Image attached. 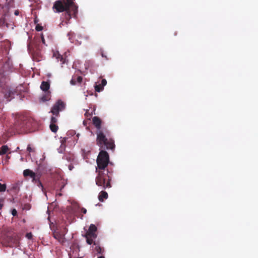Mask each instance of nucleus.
Returning a JSON list of instances; mask_svg holds the SVG:
<instances>
[{"instance_id": "39448f33", "label": "nucleus", "mask_w": 258, "mask_h": 258, "mask_svg": "<svg viewBox=\"0 0 258 258\" xmlns=\"http://www.w3.org/2000/svg\"><path fill=\"white\" fill-rule=\"evenodd\" d=\"M35 123V120L32 118H26L21 120L18 123L17 128L21 130L22 132H31L32 123Z\"/></svg>"}, {"instance_id": "dca6fc26", "label": "nucleus", "mask_w": 258, "mask_h": 258, "mask_svg": "<svg viewBox=\"0 0 258 258\" xmlns=\"http://www.w3.org/2000/svg\"><path fill=\"white\" fill-rule=\"evenodd\" d=\"M10 149L7 145H3L0 148V155L6 154Z\"/></svg>"}, {"instance_id": "5701e85b", "label": "nucleus", "mask_w": 258, "mask_h": 258, "mask_svg": "<svg viewBox=\"0 0 258 258\" xmlns=\"http://www.w3.org/2000/svg\"><path fill=\"white\" fill-rule=\"evenodd\" d=\"M35 29L37 31H41L43 29V27L40 26V25H36V26L35 27Z\"/></svg>"}, {"instance_id": "aec40b11", "label": "nucleus", "mask_w": 258, "mask_h": 258, "mask_svg": "<svg viewBox=\"0 0 258 258\" xmlns=\"http://www.w3.org/2000/svg\"><path fill=\"white\" fill-rule=\"evenodd\" d=\"M6 185L5 184H2L0 183V192H3L6 190Z\"/></svg>"}, {"instance_id": "6ab92c4d", "label": "nucleus", "mask_w": 258, "mask_h": 258, "mask_svg": "<svg viewBox=\"0 0 258 258\" xmlns=\"http://www.w3.org/2000/svg\"><path fill=\"white\" fill-rule=\"evenodd\" d=\"M104 87L102 86L100 84L99 85H96L95 86V91L97 92H100L102 91L103 90Z\"/></svg>"}, {"instance_id": "e433bc0d", "label": "nucleus", "mask_w": 258, "mask_h": 258, "mask_svg": "<svg viewBox=\"0 0 258 258\" xmlns=\"http://www.w3.org/2000/svg\"><path fill=\"white\" fill-rule=\"evenodd\" d=\"M69 256H70V258H78V257H73V256L72 255V254L71 253L69 254Z\"/></svg>"}, {"instance_id": "cd10ccee", "label": "nucleus", "mask_w": 258, "mask_h": 258, "mask_svg": "<svg viewBox=\"0 0 258 258\" xmlns=\"http://www.w3.org/2000/svg\"><path fill=\"white\" fill-rule=\"evenodd\" d=\"M48 92H47V96H46V97L45 96H43L42 98V99L43 100V101H47L49 99V94H48Z\"/></svg>"}, {"instance_id": "a878e982", "label": "nucleus", "mask_w": 258, "mask_h": 258, "mask_svg": "<svg viewBox=\"0 0 258 258\" xmlns=\"http://www.w3.org/2000/svg\"><path fill=\"white\" fill-rule=\"evenodd\" d=\"M37 123L35 121V123H32L31 125V132L33 131L34 130H35L36 126Z\"/></svg>"}, {"instance_id": "bb28decb", "label": "nucleus", "mask_w": 258, "mask_h": 258, "mask_svg": "<svg viewBox=\"0 0 258 258\" xmlns=\"http://www.w3.org/2000/svg\"><path fill=\"white\" fill-rule=\"evenodd\" d=\"M12 214L14 216H16L17 215V211L15 209H13L12 211Z\"/></svg>"}, {"instance_id": "ddd939ff", "label": "nucleus", "mask_w": 258, "mask_h": 258, "mask_svg": "<svg viewBox=\"0 0 258 258\" xmlns=\"http://www.w3.org/2000/svg\"><path fill=\"white\" fill-rule=\"evenodd\" d=\"M83 78L81 76H77L74 75L71 79L70 83L72 85H75L76 84L77 82L79 83H81L82 81Z\"/></svg>"}, {"instance_id": "9d476101", "label": "nucleus", "mask_w": 258, "mask_h": 258, "mask_svg": "<svg viewBox=\"0 0 258 258\" xmlns=\"http://www.w3.org/2000/svg\"><path fill=\"white\" fill-rule=\"evenodd\" d=\"M57 117L58 116L53 115L51 117L50 124L49 127L51 132L53 133H56L58 128V126L56 125V123L57 122Z\"/></svg>"}, {"instance_id": "58836bf2", "label": "nucleus", "mask_w": 258, "mask_h": 258, "mask_svg": "<svg viewBox=\"0 0 258 258\" xmlns=\"http://www.w3.org/2000/svg\"><path fill=\"white\" fill-rule=\"evenodd\" d=\"M98 258H104V256H99V257H98Z\"/></svg>"}, {"instance_id": "72a5a7b5", "label": "nucleus", "mask_w": 258, "mask_h": 258, "mask_svg": "<svg viewBox=\"0 0 258 258\" xmlns=\"http://www.w3.org/2000/svg\"><path fill=\"white\" fill-rule=\"evenodd\" d=\"M19 14V12L18 10H16L15 11V13H14V14L16 15V16H18Z\"/></svg>"}, {"instance_id": "a211bd4d", "label": "nucleus", "mask_w": 258, "mask_h": 258, "mask_svg": "<svg viewBox=\"0 0 258 258\" xmlns=\"http://www.w3.org/2000/svg\"><path fill=\"white\" fill-rule=\"evenodd\" d=\"M14 93L11 91V90H8V92H7L5 94V97L9 100V101H10L11 99H12V95H13Z\"/></svg>"}, {"instance_id": "7c9ffc66", "label": "nucleus", "mask_w": 258, "mask_h": 258, "mask_svg": "<svg viewBox=\"0 0 258 258\" xmlns=\"http://www.w3.org/2000/svg\"><path fill=\"white\" fill-rule=\"evenodd\" d=\"M81 211H82V212L83 213V214H86V212H87V210L84 208H82L81 209Z\"/></svg>"}, {"instance_id": "c9c22d12", "label": "nucleus", "mask_w": 258, "mask_h": 258, "mask_svg": "<svg viewBox=\"0 0 258 258\" xmlns=\"http://www.w3.org/2000/svg\"><path fill=\"white\" fill-rule=\"evenodd\" d=\"M101 55L102 57H105L107 59V57L105 54H104L102 52L101 53Z\"/></svg>"}, {"instance_id": "c756f323", "label": "nucleus", "mask_w": 258, "mask_h": 258, "mask_svg": "<svg viewBox=\"0 0 258 258\" xmlns=\"http://www.w3.org/2000/svg\"><path fill=\"white\" fill-rule=\"evenodd\" d=\"M85 115L87 116V117H91V114H90L88 112V110H87Z\"/></svg>"}, {"instance_id": "4c0bfd02", "label": "nucleus", "mask_w": 258, "mask_h": 258, "mask_svg": "<svg viewBox=\"0 0 258 258\" xmlns=\"http://www.w3.org/2000/svg\"><path fill=\"white\" fill-rule=\"evenodd\" d=\"M65 184H63V185L61 186V187H60V190H61L64 186Z\"/></svg>"}, {"instance_id": "412c9836", "label": "nucleus", "mask_w": 258, "mask_h": 258, "mask_svg": "<svg viewBox=\"0 0 258 258\" xmlns=\"http://www.w3.org/2000/svg\"><path fill=\"white\" fill-rule=\"evenodd\" d=\"M74 33L73 32H70L68 33V36L70 41L72 40V38L74 37Z\"/></svg>"}, {"instance_id": "20e7f679", "label": "nucleus", "mask_w": 258, "mask_h": 258, "mask_svg": "<svg viewBox=\"0 0 258 258\" xmlns=\"http://www.w3.org/2000/svg\"><path fill=\"white\" fill-rule=\"evenodd\" d=\"M23 175L25 177H29L32 178V182L37 184L43 190V186L40 180L41 177V173L40 172L38 171L34 172L30 169H27L23 171Z\"/></svg>"}, {"instance_id": "a19ab883", "label": "nucleus", "mask_w": 258, "mask_h": 258, "mask_svg": "<svg viewBox=\"0 0 258 258\" xmlns=\"http://www.w3.org/2000/svg\"><path fill=\"white\" fill-rule=\"evenodd\" d=\"M62 23H63V22H61V23L60 24V25L62 24Z\"/></svg>"}, {"instance_id": "c85d7f7f", "label": "nucleus", "mask_w": 258, "mask_h": 258, "mask_svg": "<svg viewBox=\"0 0 258 258\" xmlns=\"http://www.w3.org/2000/svg\"><path fill=\"white\" fill-rule=\"evenodd\" d=\"M27 150L28 151H29V152H32L33 151V149H32V148L30 147V145H28V147H27Z\"/></svg>"}, {"instance_id": "7ed1b4c3", "label": "nucleus", "mask_w": 258, "mask_h": 258, "mask_svg": "<svg viewBox=\"0 0 258 258\" xmlns=\"http://www.w3.org/2000/svg\"><path fill=\"white\" fill-rule=\"evenodd\" d=\"M53 9L56 12H65L66 23L68 24L72 17H76L78 14V6L73 0H61L56 1L53 6Z\"/></svg>"}, {"instance_id": "4468645a", "label": "nucleus", "mask_w": 258, "mask_h": 258, "mask_svg": "<svg viewBox=\"0 0 258 258\" xmlns=\"http://www.w3.org/2000/svg\"><path fill=\"white\" fill-rule=\"evenodd\" d=\"M108 197L107 192L104 190H102L99 194L98 199L100 202H102L105 199H107Z\"/></svg>"}, {"instance_id": "423d86ee", "label": "nucleus", "mask_w": 258, "mask_h": 258, "mask_svg": "<svg viewBox=\"0 0 258 258\" xmlns=\"http://www.w3.org/2000/svg\"><path fill=\"white\" fill-rule=\"evenodd\" d=\"M97 227L94 224H91L88 231L85 234V237L86 238L87 243L88 244H92L94 242V240L97 237Z\"/></svg>"}, {"instance_id": "f3484780", "label": "nucleus", "mask_w": 258, "mask_h": 258, "mask_svg": "<svg viewBox=\"0 0 258 258\" xmlns=\"http://www.w3.org/2000/svg\"><path fill=\"white\" fill-rule=\"evenodd\" d=\"M94 245H95V250L98 253H102L103 252V250L100 246V245L96 243L95 240H94V242L93 243Z\"/></svg>"}, {"instance_id": "4be33fe9", "label": "nucleus", "mask_w": 258, "mask_h": 258, "mask_svg": "<svg viewBox=\"0 0 258 258\" xmlns=\"http://www.w3.org/2000/svg\"><path fill=\"white\" fill-rule=\"evenodd\" d=\"M26 237L28 239H32V237H33V234L31 232H29V233H27L26 234Z\"/></svg>"}, {"instance_id": "2eb2a0df", "label": "nucleus", "mask_w": 258, "mask_h": 258, "mask_svg": "<svg viewBox=\"0 0 258 258\" xmlns=\"http://www.w3.org/2000/svg\"><path fill=\"white\" fill-rule=\"evenodd\" d=\"M50 88V84L48 82L43 81L41 83L40 88L43 91H48Z\"/></svg>"}, {"instance_id": "393cba45", "label": "nucleus", "mask_w": 258, "mask_h": 258, "mask_svg": "<svg viewBox=\"0 0 258 258\" xmlns=\"http://www.w3.org/2000/svg\"><path fill=\"white\" fill-rule=\"evenodd\" d=\"M66 159L69 162L74 161V158L73 156L68 157L66 156Z\"/></svg>"}, {"instance_id": "f8f14e48", "label": "nucleus", "mask_w": 258, "mask_h": 258, "mask_svg": "<svg viewBox=\"0 0 258 258\" xmlns=\"http://www.w3.org/2000/svg\"><path fill=\"white\" fill-rule=\"evenodd\" d=\"M66 141V138H60L61 145L60 147L58 149V151L59 153H62L65 150Z\"/></svg>"}, {"instance_id": "9b49d317", "label": "nucleus", "mask_w": 258, "mask_h": 258, "mask_svg": "<svg viewBox=\"0 0 258 258\" xmlns=\"http://www.w3.org/2000/svg\"><path fill=\"white\" fill-rule=\"evenodd\" d=\"M53 57L56 59L57 61H60V64L62 65L67 62L66 57L60 55L58 51H56L53 53Z\"/></svg>"}, {"instance_id": "473e14b6", "label": "nucleus", "mask_w": 258, "mask_h": 258, "mask_svg": "<svg viewBox=\"0 0 258 258\" xmlns=\"http://www.w3.org/2000/svg\"><path fill=\"white\" fill-rule=\"evenodd\" d=\"M41 40H42V42L43 44H45V39H44V38L43 37V36L42 35L41 36Z\"/></svg>"}, {"instance_id": "ea45409f", "label": "nucleus", "mask_w": 258, "mask_h": 258, "mask_svg": "<svg viewBox=\"0 0 258 258\" xmlns=\"http://www.w3.org/2000/svg\"><path fill=\"white\" fill-rule=\"evenodd\" d=\"M2 204H0V208H1L2 207Z\"/></svg>"}, {"instance_id": "2f4dec72", "label": "nucleus", "mask_w": 258, "mask_h": 258, "mask_svg": "<svg viewBox=\"0 0 258 258\" xmlns=\"http://www.w3.org/2000/svg\"><path fill=\"white\" fill-rule=\"evenodd\" d=\"M74 168V166L72 164H70L69 166V169L70 170H72Z\"/></svg>"}, {"instance_id": "6e6552de", "label": "nucleus", "mask_w": 258, "mask_h": 258, "mask_svg": "<svg viewBox=\"0 0 258 258\" xmlns=\"http://www.w3.org/2000/svg\"><path fill=\"white\" fill-rule=\"evenodd\" d=\"M66 106L65 103L61 100H57L52 106L51 112L53 115L56 116H59V112L62 111Z\"/></svg>"}, {"instance_id": "1a4fd4ad", "label": "nucleus", "mask_w": 258, "mask_h": 258, "mask_svg": "<svg viewBox=\"0 0 258 258\" xmlns=\"http://www.w3.org/2000/svg\"><path fill=\"white\" fill-rule=\"evenodd\" d=\"M8 245L10 247H18L20 245V237L18 234L8 236L6 238Z\"/></svg>"}, {"instance_id": "b1692460", "label": "nucleus", "mask_w": 258, "mask_h": 258, "mask_svg": "<svg viewBox=\"0 0 258 258\" xmlns=\"http://www.w3.org/2000/svg\"><path fill=\"white\" fill-rule=\"evenodd\" d=\"M107 84V81L105 79H102L101 80V84H100L103 87H104Z\"/></svg>"}, {"instance_id": "f03ea898", "label": "nucleus", "mask_w": 258, "mask_h": 258, "mask_svg": "<svg viewBox=\"0 0 258 258\" xmlns=\"http://www.w3.org/2000/svg\"><path fill=\"white\" fill-rule=\"evenodd\" d=\"M92 122L96 128V144L101 149L113 151L115 147L114 141L111 138H107L109 132L106 127L101 126V120L98 117L94 116L92 118Z\"/></svg>"}, {"instance_id": "0eeeda50", "label": "nucleus", "mask_w": 258, "mask_h": 258, "mask_svg": "<svg viewBox=\"0 0 258 258\" xmlns=\"http://www.w3.org/2000/svg\"><path fill=\"white\" fill-rule=\"evenodd\" d=\"M67 232L68 229L66 227H61L59 229L57 228L53 233V237L58 242L63 244L66 241L64 236Z\"/></svg>"}, {"instance_id": "f704fd0d", "label": "nucleus", "mask_w": 258, "mask_h": 258, "mask_svg": "<svg viewBox=\"0 0 258 258\" xmlns=\"http://www.w3.org/2000/svg\"><path fill=\"white\" fill-rule=\"evenodd\" d=\"M2 7V8H4V7L3 6V4L2 3V1L0 0V8Z\"/></svg>"}, {"instance_id": "f257e3e1", "label": "nucleus", "mask_w": 258, "mask_h": 258, "mask_svg": "<svg viewBox=\"0 0 258 258\" xmlns=\"http://www.w3.org/2000/svg\"><path fill=\"white\" fill-rule=\"evenodd\" d=\"M109 157L108 153L101 150L97 157L96 172L98 173L95 178L97 185L105 189L111 187V180L112 176V170L108 168Z\"/></svg>"}]
</instances>
